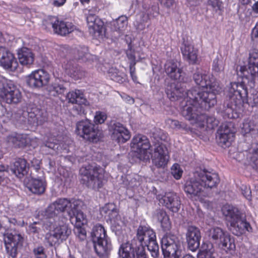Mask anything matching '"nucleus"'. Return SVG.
Masks as SVG:
<instances>
[{
  "mask_svg": "<svg viewBox=\"0 0 258 258\" xmlns=\"http://www.w3.org/2000/svg\"><path fill=\"white\" fill-rule=\"evenodd\" d=\"M240 72L242 74L241 82H231L226 88V97L228 98L224 102L221 112L225 118H234L233 112L240 113L243 111L244 106L248 105L251 107L258 104V97L254 95L253 102L247 98V86L252 88L254 77H258V49H253L249 53L248 67H241Z\"/></svg>",
  "mask_w": 258,
  "mask_h": 258,
  "instance_id": "obj_1",
  "label": "nucleus"
},
{
  "mask_svg": "<svg viewBox=\"0 0 258 258\" xmlns=\"http://www.w3.org/2000/svg\"><path fill=\"white\" fill-rule=\"evenodd\" d=\"M69 204L70 200L58 198L46 209L43 226L49 231L45 234V240L50 246L58 245L72 233L71 228L66 224L67 219L61 214L68 212Z\"/></svg>",
  "mask_w": 258,
  "mask_h": 258,
  "instance_id": "obj_2",
  "label": "nucleus"
},
{
  "mask_svg": "<svg viewBox=\"0 0 258 258\" xmlns=\"http://www.w3.org/2000/svg\"><path fill=\"white\" fill-rule=\"evenodd\" d=\"M193 79L197 85L209 90L201 92L197 88L189 90V102H196L206 110L213 107L217 103L216 95L222 90L219 82L214 78L211 79L209 75L199 69L194 74Z\"/></svg>",
  "mask_w": 258,
  "mask_h": 258,
  "instance_id": "obj_3",
  "label": "nucleus"
},
{
  "mask_svg": "<svg viewBox=\"0 0 258 258\" xmlns=\"http://www.w3.org/2000/svg\"><path fill=\"white\" fill-rule=\"evenodd\" d=\"M131 147L135 152V156L140 160H148L151 155V145L149 139L145 136L138 135L133 138ZM154 152L152 155V162L157 167H164L167 163L166 147L159 143H155Z\"/></svg>",
  "mask_w": 258,
  "mask_h": 258,
  "instance_id": "obj_4",
  "label": "nucleus"
},
{
  "mask_svg": "<svg viewBox=\"0 0 258 258\" xmlns=\"http://www.w3.org/2000/svg\"><path fill=\"white\" fill-rule=\"evenodd\" d=\"M219 182L220 178L216 172L206 168H199L194 173V176L186 181L184 191L190 198L205 196V188L216 187Z\"/></svg>",
  "mask_w": 258,
  "mask_h": 258,
  "instance_id": "obj_5",
  "label": "nucleus"
},
{
  "mask_svg": "<svg viewBox=\"0 0 258 258\" xmlns=\"http://www.w3.org/2000/svg\"><path fill=\"white\" fill-rule=\"evenodd\" d=\"M223 215L229 225V230L234 235L240 236L246 231H251V227L236 207L226 205L222 208Z\"/></svg>",
  "mask_w": 258,
  "mask_h": 258,
  "instance_id": "obj_6",
  "label": "nucleus"
},
{
  "mask_svg": "<svg viewBox=\"0 0 258 258\" xmlns=\"http://www.w3.org/2000/svg\"><path fill=\"white\" fill-rule=\"evenodd\" d=\"M198 106L206 110L196 102H189L182 107V115L192 124L199 123L200 125L203 126L206 125L207 127L210 129H213L217 126L219 123L218 120L213 116H209L201 113L198 110Z\"/></svg>",
  "mask_w": 258,
  "mask_h": 258,
  "instance_id": "obj_7",
  "label": "nucleus"
},
{
  "mask_svg": "<svg viewBox=\"0 0 258 258\" xmlns=\"http://www.w3.org/2000/svg\"><path fill=\"white\" fill-rule=\"evenodd\" d=\"M91 240L95 252L100 258H107L112 249L110 238L101 224L94 226L91 232Z\"/></svg>",
  "mask_w": 258,
  "mask_h": 258,
  "instance_id": "obj_8",
  "label": "nucleus"
},
{
  "mask_svg": "<svg viewBox=\"0 0 258 258\" xmlns=\"http://www.w3.org/2000/svg\"><path fill=\"white\" fill-rule=\"evenodd\" d=\"M133 240H135L138 243L147 246L153 257H158L159 247L156 241L155 233L150 227L146 226H139L137 229L136 236Z\"/></svg>",
  "mask_w": 258,
  "mask_h": 258,
  "instance_id": "obj_9",
  "label": "nucleus"
},
{
  "mask_svg": "<svg viewBox=\"0 0 258 258\" xmlns=\"http://www.w3.org/2000/svg\"><path fill=\"white\" fill-rule=\"evenodd\" d=\"M82 180L89 188L98 189L103 186L104 170L95 164H89L80 169Z\"/></svg>",
  "mask_w": 258,
  "mask_h": 258,
  "instance_id": "obj_10",
  "label": "nucleus"
},
{
  "mask_svg": "<svg viewBox=\"0 0 258 258\" xmlns=\"http://www.w3.org/2000/svg\"><path fill=\"white\" fill-rule=\"evenodd\" d=\"M208 235L211 242L215 244L220 249L228 252L235 248L233 239L221 228H211L208 231Z\"/></svg>",
  "mask_w": 258,
  "mask_h": 258,
  "instance_id": "obj_11",
  "label": "nucleus"
},
{
  "mask_svg": "<svg viewBox=\"0 0 258 258\" xmlns=\"http://www.w3.org/2000/svg\"><path fill=\"white\" fill-rule=\"evenodd\" d=\"M182 242L175 235L167 234L161 240L164 258H179L182 251Z\"/></svg>",
  "mask_w": 258,
  "mask_h": 258,
  "instance_id": "obj_12",
  "label": "nucleus"
},
{
  "mask_svg": "<svg viewBox=\"0 0 258 258\" xmlns=\"http://www.w3.org/2000/svg\"><path fill=\"white\" fill-rule=\"evenodd\" d=\"M22 94L11 81L0 80V101L8 104H17L21 102Z\"/></svg>",
  "mask_w": 258,
  "mask_h": 258,
  "instance_id": "obj_13",
  "label": "nucleus"
},
{
  "mask_svg": "<svg viewBox=\"0 0 258 258\" xmlns=\"http://www.w3.org/2000/svg\"><path fill=\"white\" fill-rule=\"evenodd\" d=\"M4 240L8 255L12 258L16 257L19 250L23 246V237L15 231H8L4 234Z\"/></svg>",
  "mask_w": 258,
  "mask_h": 258,
  "instance_id": "obj_14",
  "label": "nucleus"
},
{
  "mask_svg": "<svg viewBox=\"0 0 258 258\" xmlns=\"http://www.w3.org/2000/svg\"><path fill=\"white\" fill-rule=\"evenodd\" d=\"M76 133L90 142H96L98 140V127L88 119L82 120L76 123Z\"/></svg>",
  "mask_w": 258,
  "mask_h": 258,
  "instance_id": "obj_15",
  "label": "nucleus"
},
{
  "mask_svg": "<svg viewBox=\"0 0 258 258\" xmlns=\"http://www.w3.org/2000/svg\"><path fill=\"white\" fill-rule=\"evenodd\" d=\"M26 116H27L28 123L33 125L42 124L47 121L48 119L47 111L44 109H39L37 107L28 109L26 112L24 113L22 116H20L19 120L20 123H26Z\"/></svg>",
  "mask_w": 258,
  "mask_h": 258,
  "instance_id": "obj_16",
  "label": "nucleus"
},
{
  "mask_svg": "<svg viewBox=\"0 0 258 258\" xmlns=\"http://www.w3.org/2000/svg\"><path fill=\"white\" fill-rule=\"evenodd\" d=\"M120 258H135L137 256L146 255L144 245L138 243L135 240H132L131 243L122 244L118 251Z\"/></svg>",
  "mask_w": 258,
  "mask_h": 258,
  "instance_id": "obj_17",
  "label": "nucleus"
},
{
  "mask_svg": "<svg viewBox=\"0 0 258 258\" xmlns=\"http://www.w3.org/2000/svg\"><path fill=\"white\" fill-rule=\"evenodd\" d=\"M157 199L163 206L174 213L177 212L181 206V202L179 197L173 192H166L165 195H158Z\"/></svg>",
  "mask_w": 258,
  "mask_h": 258,
  "instance_id": "obj_18",
  "label": "nucleus"
},
{
  "mask_svg": "<svg viewBox=\"0 0 258 258\" xmlns=\"http://www.w3.org/2000/svg\"><path fill=\"white\" fill-rule=\"evenodd\" d=\"M49 74L44 70H38L32 72L26 78V83L32 88H40L46 85L49 80Z\"/></svg>",
  "mask_w": 258,
  "mask_h": 258,
  "instance_id": "obj_19",
  "label": "nucleus"
},
{
  "mask_svg": "<svg viewBox=\"0 0 258 258\" xmlns=\"http://www.w3.org/2000/svg\"><path fill=\"white\" fill-rule=\"evenodd\" d=\"M46 28L52 27L55 33L60 35H66L73 31L71 24H67L62 21L58 20L55 17H51L43 22Z\"/></svg>",
  "mask_w": 258,
  "mask_h": 258,
  "instance_id": "obj_20",
  "label": "nucleus"
},
{
  "mask_svg": "<svg viewBox=\"0 0 258 258\" xmlns=\"http://www.w3.org/2000/svg\"><path fill=\"white\" fill-rule=\"evenodd\" d=\"M0 66L5 70L14 72L18 66L14 54L7 48L0 46Z\"/></svg>",
  "mask_w": 258,
  "mask_h": 258,
  "instance_id": "obj_21",
  "label": "nucleus"
},
{
  "mask_svg": "<svg viewBox=\"0 0 258 258\" xmlns=\"http://www.w3.org/2000/svg\"><path fill=\"white\" fill-rule=\"evenodd\" d=\"M166 92L168 97L172 101H174L180 98H185L187 99L186 101H188L189 99L187 93L189 90L186 91L185 88L180 83H171L167 85L166 88Z\"/></svg>",
  "mask_w": 258,
  "mask_h": 258,
  "instance_id": "obj_22",
  "label": "nucleus"
},
{
  "mask_svg": "<svg viewBox=\"0 0 258 258\" xmlns=\"http://www.w3.org/2000/svg\"><path fill=\"white\" fill-rule=\"evenodd\" d=\"M201 233L199 228L195 226H189L186 233V239L190 250L195 251L200 245Z\"/></svg>",
  "mask_w": 258,
  "mask_h": 258,
  "instance_id": "obj_23",
  "label": "nucleus"
},
{
  "mask_svg": "<svg viewBox=\"0 0 258 258\" xmlns=\"http://www.w3.org/2000/svg\"><path fill=\"white\" fill-rule=\"evenodd\" d=\"M165 71L167 75L172 79L178 81L179 83L185 82V73L179 68L176 62L169 61L165 64Z\"/></svg>",
  "mask_w": 258,
  "mask_h": 258,
  "instance_id": "obj_24",
  "label": "nucleus"
},
{
  "mask_svg": "<svg viewBox=\"0 0 258 258\" xmlns=\"http://www.w3.org/2000/svg\"><path fill=\"white\" fill-rule=\"evenodd\" d=\"M28 169L27 161L23 158L16 159L10 167V171L20 179H22L27 174Z\"/></svg>",
  "mask_w": 258,
  "mask_h": 258,
  "instance_id": "obj_25",
  "label": "nucleus"
},
{
  "mask_svg": "<svg viewBox=\"0 0 258 258\" xmlns=\"http://www.w3.org/2000/svg\"><path fill=\"white\" fill-rule=\"evenodd\" d=\"M18 58L21 64L29 67L34 61V54L27 47H22L18 50Z\"/></svg>",
  "mask_w": 258,
  "mask_h": 258,
  "instance_id": "obj_26",
  "label": "nucleus"
},
{
  "mask_svg": "<svg viewBox=\"0 0 258 258\" xmlns=\"http://www.w3.org/2000/svg\"><path fill=\"white\" fill-rule=\"evenodd\" d=\"M183 58L189 63L195 64L197 61L198 50L187 42L184 43L181 47Z\"/></svg>",
  "mask_w": 258,
  "mask_h": 258,
  "instance_id": "obj_27",
  "label": "nucleus"
},
{
  "mask_svg": "<svg viewBox=\"0 0 258 258\" xmlns=\"http://www.w3.org/2000/svg\"><path fill=\"white\" fill-rule=\"evenodd\" d=\"M66 97L67 101L70 103L77 104L80 106L82 105L87 106L89 104L83 93L80 90H75L68 92Z\"/></svg>",
  "mask_w": 258,
  "mask_h": 258,
  "instance_id": "obj_28",
  "label": "nucleus"
},
{
  "mask_svg": "<svg viewBox=\"0 0 258 258\" xmlns=\"http://www.w3.org/2000/svg\"><path fill=\"white\" fill-rule=\"evenodd\" d=\"M246 152V159L249 166L258 172V143H252Z\"/></svg>",
  "mask_w": 258,
  "mask_h": 258,
  "instance_id": "obj_29",
  "label": "nucleus"
},
{
  "mask_svg": "<svg viewBox=\"0 0 258 258\" xmlns=\"http://www.w3.org/2000/svg\"><path fill=\"white\" fill-rule=\"evenodd\" d=\"M153 218L161 224L164 231H169L171 228V223L166 211L162 209H157L153 214Z\"/></svg>",
  "mask_w": 258,
  "mask_h": 258,
  "instance_id": "obj_30",
  "label": "nucleus"
},
{
  "mask_svg": "<svg viewBox=\"0 0 258 258\" xmlns=\"http://www.w3.org/2000/svg\"><path fill=\"white\" fill-rule=\"evenodd\" d=\"M7 140L15 148H23L28 143V139L26 135L17 133L8 136Z\"/></svg>",
  "mask_w": 258,
  "mask_h": 258,
  "instance_id": "obj_31",
  "label": "nucleus"
},
{
  "mask_svg": "<svg viewBox=\"0 0 258 258\" xmlns=\"http://www.w3.org/2000/svg\"><path fill=\"white\" fill-rule=\"evenodd\" d=\"M241 130L242 132L245 135L248 134H256L258 131L257 119L253 117L245 119L243 122Z\"/></svg>",
  "mask_w": 258,
  "mask_h": 258,
  "instance_id": "obj_32",
  "label": "nucleus"
},
{
  "mask_svg": "<svg viewBox=\"0 0 258 258\" xmlns=\"http://www.w3.org/2000/svg\"><path fill=\"white\" fill-rule=\"evenodd\" d=\"M45 183L41 179L32 178L27 184V187L34 194L40 195L44 193L45 190Z\"/></svg>",
  "mask_w": 258,
  "mask_h": 258,
  "instance_id": "obj_33",
  "label": "nucleus"
},
{
  "mask_svg": "<svg viewBox=\"0 0 258 258\" xmlns=\"http://www.w3.org/2000/svg\"><path fill=\"white\" fill-rule=\"evenodd\" d=\"M108 128L109 132L111 133V138H118L117 136L120 132L125 135V138L127 137L125 134V133H127V129L119 122L115 120L111 121Z\"/></svg>",
  "mask_w": 258,
  "mask_h": 258,
  "instance_id": "obj_34",
  "label": "nucleus"
},
{
  "mask_svg": "<svg viewBox=\"0 0 258 258\" xmlns=\"http://www.w3.org/2000/svg\"><path fill=\"white\" fill-rule=\"evenodd\" d=\"M103 210L106 213H108V216L111 220H113L114 223L118 226H120L122 223L121 220L120 216L119 215L117 210L115 208L114 205L112 204L106 205Z\"/></svg>",
  "mask_w": 258,
  "mask_h": 258,
  "instance_id": "obj_35",
  "label": "nucleus"
},
{
  "mask_svg": "<svg viewBox=\"0 0 258 258\" xmlns=\"http://www.w3.org/2000/svg\"><path fill=\"white\" fill-rule=\"evenodd\" d=\"M108 73L111 80L119 83H122L127 80L126 74L116 68H110Z\"/></svg>",
  "mask_w": 258,
  "mask_h": 258,
  "instance_id": "obj_36",
  "label": "nucleus"
},
{
  "mask_svg": "<svg viewBox=\"0 0 258 258\" xmlns=\"http://www.w3.org/2000/svg\"><path fill=\"white\" fill-rule=\"evenodd\" d=\"M127 25V18L124 16L119 17L113 23V29L115 31L118 32V36L125 30Z\"/></svg>",
  "mask_w": 258,
  "mask_h": 258,
  "instance_id": "obj_37",
  "label": "nucleus"
},
{
  "mask_svg": "<svg viewBox=\"0 0 258 258\" xmlns=\"http://www.w3.org/2000/svg\"><path fill=\"white\" fill-rule=\"evenodd\" d=\"M216 141L218 144L222 148H226L231 145V143L233 141V135H225L221 134H216Z\"/></svg>",
  "mask_w": 258,
  "mask_h": 258,
  "instance_id": "obj_38",
  "label": "nucleus"
},
{
  "mask_svg": "<svg viewBox=\"0 0 258 258\" xmlns=\"http://www.w3.org/2000/svg\"><path fill=\"white\" fill-rule=\"evenodd\" d=\"M82 206L83 202L80 200L75 199L70 200L68 212L69 216L74 215L75 213L81 211Z\"/></svg>",
  "mask_w": 258,
  "mask_h": 258,
  "instance_id": "obj_39",
  "label": "nucleus"
},
{
  "mask_svg": "<svg viewBox=\"0 0 258 258\" xmlns=\"http://www.w3.org/2000/svg\"><path fill=\"white\" fill-rule=\"evenodd\" d=\"M70 221L75 226H80L87 223L86 216L82 212V210L70 217Z\"/></svg>",
  "mask_w": 258,
  "mask_h": 258,
  "instance_id": "obj_40",
  "label": "nucleus"
},
{
  "mask_svg": "<svg viewBox=\"0 0 258 258\" xmlns=\"http://www.w3.org/2000/svg\"><path fill=\"white\" fill-rule=\"evenodd\" d=\"M221 133L225 135L231 134L234 138L235 130L233 127V124L231 122L222 123L217 131V134Z\"/></svg>",
  "mask_w": 258,
  "mask_h": 258,
  "instance_id": "obj_41",
  "label": "nucleus"
},
{
  "mask_svg": "<svg viewBox=\"0 0 258 258\" xmlns=\"http://www.w3.org/2000/svg\"><path fill=\"white\" fill-rule=\"evenodd\" d=\"M71 77L75 80L81 79L83 78L86 72L82 68L79 66H73L70 70Z\"/></svg>",
  "mask_w": 258,
  "mask_h": 258,
  "instance_id": "obj_42",
  "label": "nucleus"
},
{
  "mask_svg": "<svg viewBox=\"0 0 258 258\" xmlns=\"http://www.w3.org/2000/svg\"><path fill=\"white\" fill-rule=\"evenodd\" d=\"M103 27V22L100 19H97L95 22L92 23V26L88 27L89 32L91 34H95L98 33L99 35L102 32Z\"/></svg>",
  "mask_w": 258,
  "mask_h": 258,
  "instance_id": "obj_43",
  "label": "nucleus"
},
{
  "mask_svg": "<svg viewBox=\"0 0 258 258\" xmlns=\"http://www.w3.org/2000/svg\"><path fill=\"white\" fill-rule=\"evenodd\" d=\"M78 59L86 61L92 59V56L88 52L87 47H82L78 50Z\"/></svg>",
  "mask_w": 258,
  "mask_h": 258,
  "instance_id": "obj_44",
  "label": "nucleus"
},
{
  "mask_svg": "<svg viewBox=\"0 0 258 258\" xmlns=\"http://www.w3.org/2000/svg\"><path fill=\"white\" fill-rule=\"evenodd\" d=\"M68 85L67 82L59 81L53 85V91L57 95L63 94L66 92Z\"/></svg>",
  "mask_w": 258,
  "mask_h": 258,
  "instance_id": "obj_45",
  "label": "nucleus"
},
{
  "mask_svg": "<svg viewBox=\"0 0 258 258\" xmlns=\"http://www.w3.org/2000/svg\"><path fill=\"white\" fill-rule=\"evenodd\" d=\"M51 139H49L48 141L44 142L41 146L42 150L50 152V150L56 151L58 150L59 147L58 144L53 141H51Z\"/></svg>",
  "mask_w": 258,
  "mask_h": 258,
  "instance_id": "obj_46",
  "label": "nucleus"
},
{
  "mask_svg": "<svg viewBox=\"0 0 258 258\" xmlns=\"http://www.w3.org/2000/svg\"><path fill=\"white\" fill-rule=\"evenodd\" d=\"M32 252L35 258H47L45 248L42 245L35 247Z\"/></svg>",
  "mask_w": 258,
  "mask_h": 258,
  "instance_id": "obj_47",
  "label": "nucleus"
},
{
  "mask_svg": "<svg viewBox=\"0 0 258 258\" xmlns=\"http://www.w3.org/2000/svg\"><path fill=\"white\" fill-rule=\"evenodd\" d=\"M171 170L172 175L176 179H179L181 178L183 171L178 164H174L171 167Z\"/></svg>",
  "mask_w": 258,
  "mask_h": 258,
  "instance_id": "obj_48",
  "label": "nucleus"
},
{
  "mask_svg": "<svg viewBox=\"0 0 258 258\" xmlns=\"http://www.w3.org/2000/svg\"><path fill=\"white\" fill-rule=\"evenodd\" d=\"M166 122L167 124L173 129H179L181 128H184L185 125L183 123L180 122L177 120L168 118L166 120Z\"/></svg>",
  "mask_w": 258,
  "mask_h": 258,
  "instance_id": "obj_49",
  "label": "nucleus"
},
{
  "mask_svg": "<svg viewBox=\"0 0 258 258\" xmlns=\"http://www.w3.org/2000/svg\"><path fill=\"white\" fill-rule=\"evenodd\" d=\"M107 118L106 114L102 111H96L94 116V122L96 124L103 123Z\"/></svg>",
  "mask_w": 258,
  "mask_h": 258,
  "instance_id": "obj_50",
  "label": "nucleus"
},
{
  "mask_svg": "<svg viewBox=\"0 0 258 258\" xmlns=\"http://www.w3.org/2000/svg\"><path fill=\"white\" fill-rule=\"evenodd\" d=\"M75 233L81 241L86 238V231L82 226H75Z\"/></svg>",
  "mask_w": 258,
  "mask_h": 258,
  "instance_id": "obj_51",
  "label": "nucleus"
},
{
  "mask_svg": "<svg viewBox=\"0 0 258 258\" xmlns=\"http://www.w3.org/2000/svg\"><path fill=\"white\" fill-rule=\"evenodd\" d=\"M125 134H126V136H128L127 138H125V135H124L123 134H122V132L120 133H119L118 135H117V137L118 138H112L113 140L115 141L116 142H117L119 144H123L125 143L127 141H128L130 138H131V135L129 132V131L127 130V133H125Z\"/></svg>",
  "mask_w": 258,
  "mask_h": 258,
  "instance_id": "obj_52",
  "label": "nucleus"
},
{
  "mask_svg": "<svg viewBox=\"0 0 258 258\" xmlns=\"http://www.w3.org/2000/svg\"><path fill=\"white\" fill-rule=\"evenodd\" d=\"M211 249H205L198 253L197 258H215L212 254V245L210 244Z\"/></svg>",
  "mask_w": 258,
  "mask_h": 258,
  "instance_id": "obj_53",
  "label": "nucleus"
},
{
  "mask_svg": "<svg viewBox=\"0 0 258 258\" xmlns=\"http://www.w3.org/2000/svg\"><path fill=\"white\" fill-rule=\"evenodd\" d=\"M128 49L126 50V54L127 58L128 59L131 60V62L130 63V64L132 66H135L136 62V56L135 54V50L130 47V45H128Z\"/></svg>",
  "mask_w": 258,
  "mask_h": 258,
  "instance_id": "obj_54",
  "label": "nucleus"
},
{
  "mask_svg": "<svg viewBox=\"0 0 258 258\" xmlns=\"http://www.w3.org/2000/svg\"><path fill=\"white\" fill-rule=\"evenodd\" d=\"M213 70L217 73L223 71L222 61L220 60L218 58H215L213 62Z\"/></svg>",
  "mask_w": 258,
  "mask_h": 258,
  "instance_id": "obj_55",
  "label": "nucleus"
},
{
  "mask_svg": "<svg viewBox=\"0 0 258 258\" xmlns=\"http://www.w3.org/2000/svg\"><path fill=\"white\" fill-rule=\"evenodd\" d=\"M241 192L243 196L247 200H250L251 198V190L249 187L242 185L241 187Z\"/></svg>",
  "mask_w": 258,
  "mask_h": 258,
  "instance_id": "obj_56",
  "label": "nucleus"
},
{
  "mask_svg": "<svg viewBox=\"0 0 258 258\" xmlns=\"http://www.w3.org/2000/svg\"><path fill=\"white\" fill-rule=\"evenodd\" d=\"M209 5H211L216 11L220 10L222 6V2L219 0H209Z\"/></svg>",
  "mask_w": 258,
  "mask_h": 258,
  "instance_id": "obj_57",
  "label": "nucleus"
},
{
  "mask_svg": "<svg viewBox=\"0 0 258 258\" xmlns=\"http://www.w3.org/2000/svg\"><path fill=\"white\" fill-rule=\"evenodd\" d=\"M97 19H99V18L95 15L92 14H88L86 18L88 27L89 26H92V23L95 22Z\"/></svg>",
  "mask_w": 258,
  "mask_h": 258,
  "instance_id": "obj_58",
  "label": "nucleus"
},
{
  "mask_svg": "<svg viewBox=\"0 0 258 258\" xmlns=\"http://www.w3.org/2000/svg\"><path fill=\"white\" fill-rule=\"evenodd\" d=\"M40 228L36 226V223L35 222L29 226V231L32 233H38Z\"/></svg>",
  "mask_w": 258,
  "mask_h": 258,
  "instance_id": "obj_59",
  "label": "nucleus"
},
{
  "mask_svg": "<svg viewBox=\"0 0 258 258\" xmlns=\"http://www.w3.org/2000/svg\"><path fill=\"white\" fill-rule=\"evenodd\" d=\"M161 5L167 8H170L173 6L174 3V0H159Z\"/></svg>",
  "mask_w": 258,
  "mask_h": 258,
  "instance_id": "obj_60",
  "label": "nucleus"
},
{
  "mask_svg": "<svg viewBox=\"0 0 258 258\" xmlns=\"http://www.w3.org/2000/svg\"><path fill=\"white\" fill-rule=\"evenodd\" d=\"M130 74L134 82H136L137 80V77L135 75V66H132L130 64Z\"/></svg>",
  "mask_w": 258,
  "mask_h": 258,
  "instance_id": "obj_61",
  "label": "nucleus"
},
{
  "mask_svg": "<svg viewBox=\"0 0 258 258\" xmlns=\"http://www.w3.org/2000/svg\"><path fill=\"white\" fill-rule=\"evenodd\" d=\"M186 2L189 7L197 6L200 3V0H186Z\"/></svg>",
  "mask_w": 258,
  "mask_h": 258,
  "instance_id": "obj_62",
  "label": "nucleus"
},
{
  "mask_svg": "<svg viewBox=\"0 0 258 258\" xmlns=\"http://www.w3.org/2000/svg\"><path fill=\"white\" fill-rule=\"evenodd\" d=\"M32 165L34 167L35 169L36 170H38L40 168V161L38 160H37L36 159H34L31 161Z\"/></svg>",
  "mask_w": 258,
  "mask_h": 258,
  "instance_id": "obj_63",
  "label": "nucleus"
},
{
  "mask_svg": "<svg viewBox=\"0 0 258 258\" xmlns=\"http://www.w3.org/2000/svg\"><path fill=\"white\" fill-rule=\"evenodd\" d=\"M66 0H53V5L56 7H59L63 5Z\"/></svg>",
  "mask_w": 258,
  "mask_h": 258,
  "instance_id": "obj_64",
  "label": "nucleus"
}]
</instances>
